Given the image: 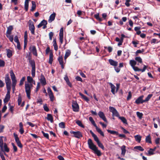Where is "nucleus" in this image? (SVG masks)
I'll return each mask as SVG.
<instances>
[{"mask_svg": "<svg viewBox=\"0 0 160 160\" xmlns=\"http://www.w3.org/2000/svg\"><path fill=\"white\" fill-rule=\"evenodd\" d=\"M88 144L89 148L93 151L95 154L99 157L101 156L102 153L98 149V148L93 143L91 139L89 138L88 140Z\"/></svg>", "mask_w": 160, "mask_h": 160, "instance_id": "1", "label": "nucleus"}, {"mask_svg": "<svg viewBox=\"0 0 160 160\" xmlns=\"http://www.w3.org/2000/svg\"><path fill=\"white\" fill-rule=\"evenodd\" d=\"M109 109L110 111L112 113L113 116H114L118 117V118L122 121L123 123L127 124V120L125 118L123 117L119 116V115L118 112L114 108L110 106L109 107Z\"/></svg>", "mask_w": 160, "mask_h": 160, "instance_id": "2", "label": "nucleus"}, {"mask_svg": "<svg viewBox=\"0 0 160 160\" xmlns=\"http://www.w3.org/2000/svg\"><path fill=\"white\" fill-rule=\"evenodd\" d=\"M32 84H30L28 83H25V92L26 93L28 99H30L31 98L30 93L31 92V87H32Z\"/></svg>", "mask_w": 160, "mask_h": 160, "instance_id": "3", "label": "nucleus"}, {"mask_svg": "<svg viewBox=\"0 0 160 160\" xmlns=\"http://www.w3.org/2000/svg\"><path fill=\"white\" fill-rule=\"evenodd\" d=\"M28 23L29 30L31 31L32 34L34 35L35 27L33 22L31 20H29Z\"/></svg>", "mask_w": 160, "mask_h": 160, "instance_id": "4", "label": "nucleus"}, {"mask_svg": "<svg viewBox=\"0 0 160 160\" xmlns=\"http://www.w3.org/2000/svg\"><path fill=\"white\" fill-rule=\"evenodd\" d=\"M29 50L30 51V52H32L33 55L37 57L38 54L37 51L35 46L31 45L29 48Z\"/></svg>", "mask_w": 160, "mask_h": 160, "instance_id": "5", "label": "nucleus"}, {"mask_svg": "<svg viewBox=\"0 0 160 160\" xmlns=\"http://www.w3.org/2000/svg\"><path fill=\"white\" fill-rule=\"evenodd\" d=\"M70 133L73 135V137L77 138H80L82 137V133L79 131H78L77 132H75L72 130L70 131Z\"/></svg>", "mask_w": 160, "mask_h": 160, "instance_id": "6", "label": "nucleus"}, {"mask_svg": "<svg viewBox=\"0 0 160 160\" xmlns=\"http://www.w3.org/2000/svg\"><path fill=\"white\" fill-rule=\"evenodd\" d=\"M72 107L73 111L76 112L79 110V106L76 101H73L72 102Z\"/></svg>", "mask_w": 160, "mask_h": 160, "instance_id": "7", "label": "nucleus"}, {"mask_svg": "<svg viewBox=\"0 0 160 160\" xmlns=\"http://www.w3.org/2000/svg\"><path fill=\"white\" fill-rule=\"evenodd\" d=\"M92 124L95 127L97 131L102 137H104V134L102 131L97 126L94 120L91 122Z\"/></svg>", "mask_w": 160, "mask_h": 160, "instance_id": "8", "label": "nucleus"}, {"mask_svg": "<svg viewBox=\"0 0 160 160\" xmlns=\"http://www.w3.org/2000/svg\"><path fill=\"white\" fill-rule=\"evenodd\" d=\"M92 124L95 127L97 131L102 137H104V134L102 131L97 126L94 120L91 122Z\"/></svg>", "mask_w": 160, "mask_h": 160, "instance_id": "9", "label": "nucleus"}, {"mask_svg": "<svg viewBox=\"0 0 160 160\" xmlns=\"http://www.w3.org/2000/svg\"><path fill=\"white\" fill-rule=\"evenodd\" d=\"M144 97V96L142 95L139 97L136 100L135 103L137 104H142L145 102L144 100H143V98Z\"/></svg>", "mask_w": 160, "mask_h": 160, "instance_id": "10", "label": "nucleus"}, {"mask_svg": "<svg viewBox=\"0 0 160 160\" xmlns=\"http://www.w3.org/2000/svg\"><path fill=\"white\" fill-rule=\"evenodd\" d=\"M147 68V66L144 65V67L142 69H141L137 67L134 66L132 67L133 69L134 70V71H141L142 72H144L145 71L146 69Z\"/></svg>", "mask_w": 160, "mask_h": 160, "instance_id": "11", "label": "nucleus"}, {"mask_svg": "<svg viewBox=\"0 0 160 160\" xmlns=\"http://www.w3.org/2000/svg\"><path fill=\"white\" fill-rule=\"evenodd\" d=\"M98 114L100 118L102 119L104 122H108L103 112L99 111Z\"/></svg>", "mask_w": 160, "mask_h": 160, "instance_id": "12", "label": "nucleus"}, {"mask_svg": "<svg viewBox=\"0 0 160 160\" xmlns=\"http://www.w3.org/2000/svg\"><path fill=\"white\" fill-rule=\"evenodd\" d=\"M40 82L43 86L45 85L47 83L46 80L44 76L42 74H41V78L40 79Z\"/></svg>", "mask_w": 160, "mask_h": 160, "instance_id": "13", "label": "nucleus"}, {"mask_svg": "<svg viewBox=\"0 0 160 160\" xmlns=\"http://www.w3.org/2000/svg\"><path fill=\"white\" fill-rule=\"evenodd\" d=\"M108 62L110 64L114 67H116L118 65V62L116 61H115L112 59H109L108 60Z\"/></svg>", "mask_w": 160, "mask_h": 160, "instance_id": "14", "label": "nucleus"}, {"mask_svg": "<svg viewBox=\"0 0 160 160\" xmlns=\"http://www.w3.org/2000/svg\"><path fill=\"white\" fill-rule=\"evenodd\" d=\"M2 152H8L10 151L9 148L8 147L7 144L6 143H4V146H3V150L1 151Z\"/></svg>", "mask_w": 160, "mask_h": 160, "instance_id": "15", "label": "nucleus"}, {"mask_svg": "<svg viewBox=\"0 0 160 160\" xmlns=\"http://www.w3.org/2000/svg\"><path fill=\"white\" fill-rule=\"evenodd\" d=\"M90 132L91 134L92 137L93 138L94 140L97 142V143L100 142L98 138L92 130H90Z\"/></svg>", "mask_w": 160, "mask_h": 160, "instance_id": "16", "label": "nucleus"}, {"mask_svg": "<svg viewBox=\"0 0 160 160\" xmlns=\"http://www.w3.org/2000/svg\"><path fill=\"white\" fill-rule=\"evenodd\" d=\"M56 15V13L55 12H53L50 15L49 17V18L48 21L49 22H51L52 21L54 20L55 18Z\"/></svg>", "mask_w": 160, "mask_h": 160, "instance_id": "17", "label": "nucleus"}, {"mask_svg": "<svg viewBox=\"0 0 160 160\" xmlns=\"http://www.w3.org/2000/svg\"><path fill=\"white\" fill-rule=\"evenodd\" d=\"M13 29V27L12 25H10L7 28V30L6 32V34H11L12 31Z\"/></svg>", "mask_w": 160, "mask_h": 160, "instance_id": "18", "label": "nucleus"}, {"mask_svg": "<svg viewBox=\"0 0 160 160\" xmlns=\"http://www.w3.org/2000/svg\"><path fill=\"white\" fill-rule=\"evenodd\" d=\"M48 23L47 22L46 20H42L41 22L38 25V28H40L42 26L47 25Z\"/></svg>", "mask_w": 160, "mask_h": 160, "instance_id": "19", "label": "nucleus"}, {"mask_svg": "<svg viewBox=\"0 0 160 160\" xmlns=\"http://www.w3.org/2000/svg\"><path fill=\"white\" fill-rule=\"evenodd\" d=\"M7 56L8 58H10L12 55V51L10 49H6Z\"/></svg>", "mask_w": 160, "mask_h": 160, "instance_id": "20", "label": "nucleus"}, {"mask_svg": "<svg viewBox=\"0 0 160 160\" xmlns=\"http://www.w3.org/2000/svg\"><path fill=\"white\" fill-rule=\"evenodd\" d=\"M5 82L6 84V83H11V80L9 78L8 74H6L5 77Z\"/></svg>", "mask_w": 160, "mask_h": 160, "instance_id": "21", "label": "nucleus"}, {"mask_svg": "<svg viewBox=\"0 0 160 160\" xmlns=\"http://www.w3.org/2000/svg\"><path fill=\"white\" fill-rule=\"evenodd\" d=\"M47 119L48 121H50L51 123H53V118L51 114H47Z\"/></svg>", "mask_w": 160, "mask_h": 160, "instance_id": "22", "label": "nucleus"}, {"mask_svg": "<svg viewBox=\"0 0 160 160\" xmlns=\"http://www.w3.org/2000/svg\"><path fill=\"white\" fill-rule=\"evenodd\" d=\"M79 94L82 97V98L87 102H88V101H89V98L86 96L84 95L81 92H79Z\"/></svg>", "mask_w": 160, "mask_h": 160, "instance_id": "23", "label": "nucleus"}, {"mask_svg": "<svg viewBox=\"0 0 160 160\" xmlns=\"http://www.w3.org/2000/svg\"><path fill=\"white\" fill-rule=\"evenodd\" d=\"M110 88L111 89V92L113 94H115V89L116 88V87L115 86L110 83Z\"/></svg>", "mask_w": 160, "mask_h": 160, "instance_id": "24", "label": "nucleus"}, {"mask_svg": "<svg viewBox=\"0 0 160 160\" xmlns=\"http://www.w3.org/2000/svg\"><path fill=\"white\" fill-rule=\"evenodd\" d=\"M53 55L52 53V52H51L50 53L49 55V58L48 62L50 64H52L53 59Z\"/></svg>", "mask_w": 160, "mask_h": 160, "instance_id": "25", "label": "nucleus"}, {"mask_svg": "<svg viewBox=\"0 0 160 160\" xmlns=\"http://www.w3.org/2000/svg\"><path fill=\"white\" fill-rule=\"evenodd\" d=\"M29 62L32 67V69L36 68L35 62L34 60H31Z\"/></svg>", "mask_w": 160, "mask_h": 160, "instance_id": "26", "label": "nucleus"}, {"mask_svg": "<svg viewBox=\"0 0 160 160\" xmlns=\"http://www.w3.org/2000/svg\"><path fill=\"white\" fill-rule=\"evenodd\" d=\"M145 141L146 142L149 143H152V141L151 140V137L150 135H149L146 138Z\"/></svg>", "mask_w": 160, "mask_h": 160, "instance_id": "27", "label": "nucleus"}, {"mask_svg": "<svg viewBox=\"0 0 160 160\" xmlns=\"http://www.w3.org/2000/svg\"><path fill=\"white\" fill-rule=\"evenodd\" d=\"M6 36L11 42H13V35H11L10 34H6Z\"/></svg>", "mask_w": 160, "mask_h": 160, "instance_id": "28", "label": "nucleus"}, {"mask_svg": "<svg viewBox=\"0 0 160 160\" xmlns=\"http://www.w3.org/2000/svg\"><path fill=\"white\" fill-rule=\"evenodd\" d=\"M135 139L136 141L140 142L141 141V137L139 135H137L134 136Z\"/></svg>", "mask_w": 160, "mask_h": 160, "instance_id": "29", "label": "nucleus"}, {"mask_svg": "<svg viewBox=\"0 0 160 160\" xmlns=\"http://www.w3.org/2000/svg\"><path fill=\"white\" fill-rule=\"evenodd\" d=\"M107 132L108 133H110L113 134V135H118V132L117 131L114 130H111L109 129H108L107 130Z\"/></svg>", "mask_w": 160, "mask_h": 160, "instance_id": "30", "label": "nucleus"}, {"mask_svg": "<svg viewBox=\"0 0 160 160\" xmlns=\"http://www.w3.org/2000/svg\"><path fill=\"white\" fill-rule=\"evenodd\" d=\"M94 16L95 18L99 21L101 22L102 21V19L99 17V13L95 14Z\"/></svg>", "mask_w": 160, "mask_h": 160, "instance_id": "31", "label": "nucleus"}, {"mask_svg": "<svg viewBox=\"0 0 160 160\" xmlns=\"http://www.w3.org/2000/svg\"><path fill=\"white\" fill-rule=\"evenodd\" d=\"M2 137H0V148L1 151L3 150V145L4 144L3 140L2 138Z\"/></svg>", "mask_w": 160, "mask_h": 160, "instance_id": "32", "label": "nucleus"}, {"mask_svg": "<svg viewBox=\"0 0 160 160\" xmlns=\"http://www.w3.org/2000/svg\"><path fill=\"white\" fill-rule=\"evenodd\" d=\"M126 147L124 145H123L122 147L121 150L122 153L121 154L123 156H124L126 152V150L125 149Z\"/></svg>", "mask_w": 160, "mask_h": 160, "instance_id": "33", "label": "nucleus"}, {"mask_svg": "<svg viewBox=\"0 0 160 160\" xmlns=\"http://www.w3.org/2000/svg\"><path fill=\"white\" fill-rule=\"evenodd\" d=\"M10 73L12 80L16 79V76L12 70L10 71Z\"/></svg>", "mask_w": 160, "mask_h": 160, "instance_id": "34", "label": "nucleus"}, {"mask_svg": "<svg viewBox=\"0 0 160 160\" xmlns=\"http://www.w3.org/2000/svg\"><path fill=\"white\" fill-rule=\"evenodd\" d=\"M29 1H27V0H25L24 3V8L26 11H27L28 10Z\"/></svg>", "mask_w": 160, "mask_h": 160, "instance_id": "35", "label": "nucleus"}, {"mask_svg": "<svg viewBox=\"0 0 160 160\" xmlns=\"http://www.w3.org/2000/svg\"><path fill=\"white\" fill-rule=\"evenodd\" d=\"M10 98V96L6 95L5 98L3 100L4 103H7L9 100Z\"/></svg>", "mask_w": 160, "mask_h": 160, "instance_id": "36", "label": "nucleus"}, {"mask_svg": "<svg viewBox=\"0 0 160 160\" xmlns=\"http://www.w3.org/2000/svg\"><path fill=\"white\" fill-rule=\"evenodd\" d=\"M136 64V62L134 60H131L130 61V64L132 68L135 66Z\"/></svg>", "mask_w": 160, "mask_h": 160, "instance_id": "37", "label": "nucleus"}, {"mask_svg": "<svg viewBox=\"0 0 160 160\" xmlns=\"http://www.w3.org/2000/svg\"><path fill=\"white\" fill-rule=\"evenodd\" d=\"M36 5L35 2L34 1L32 2V6L31 9V11H33L36 8Z\"/></svg>", "mask_w": 160, "mask_h": 160, "instance_id": "38", "label": "nucleus"}, {"mask_svg": "<svg viewBox=\"0 0 160 160\" xmlns=\"http://www.w3.org/2000/svg\"><path fill=\"white\" fill-rule=\"evenodd\" d=\"M13 135L15 138V142L16 143L20 141L19 140V138L18 137V135L17 134L14 133H13Z\"/></svg>", "mask_w": 160, "mask_h": 160, "instance_id": "39", "label": "nucleus"}, {"mask_svg": "<svg viewBox=\"0 0 160 160\" xmlns=\"http://www.w3.org/2000/svg\"><path fill=\"white\" fill-rule=\"evenodd\" d=\"M59 126L62 128H65V122H62L59 123Z\"/></svg>", "mask_w": 160, "mask_h": 160, "instance_id": "40", "label": "nucleus"}, {"mask_svg": "<svg viewBox=\"0 0 160 160\" xmlns=\"http://www.w3.org/2000/svg\"><path fill=\"white\" fill-rule=\"evenodd\" d=\"M134 149L138 150L141 151H143L144 150V149L141 146H137L134 147Z\"/></svg>", "mask_w": 160, "mask_h": 160, "instance_id": "41", "label": "nucleus"}, {"mask_svg": "<svg viewBox=\"0 0 160 160\" xmlns=\"http://www.w3.org/2000/svg\"><path fill=\"white\" fill-rule=\"evenodd\" d=\"M58 60L60 64H63V58L62 56H59L58 58Z\"/></svg>", "mask_w": 160, "mask_h": 160, "instance_id": "42", "label": "nucleus"}, {"mask_svg": "<svg viewBox=\"0 0 160 160\" xmlns=\"http://www.w3.org/2000/svg\"><path fill=\"white\" fill-rule=\"evenodd\" d=\"M152 94H149L148 95L147 97H146V99L144 100V101L145 102H147L151 98L152 96Z\"/></svg>", "mask_w": 160, "mask_h": 160, "instance_id": "43", "label": "nucleus"}, {"mask_svg": "<svg viewBox=\"0 0 160 160\" xmlns=\"http://www.w3.org/2000/svg\"><path fill=\"white\" fill-rule=\"evenodd\" d=\"M135 60L140 63H142V59L140 57H136L135 58Z\"/></svg>", "mask_w": 160, "mask_h": 160, "instance_id": "44", "label": "nucleus"}, {"mask_svg": "<svg viewBox=\"0 0 160 160\" xmlns=\"http://www.w3.org/2000/svg\"><path fill=\"white\" fill-rule=\"evenodd\" d=\"M76 123L79 126H80V127H81L82 128H84V126L82 124L81 122V121H80V120H77L76 122Z\"/></svg>", "mask_w": 160, "mask_h": 160, "instance_id": "45", "label": "nucleus"}, {"mask_svg": "<svg viewBox=\"0 0 160 160\" xmlns=\"http://www.w3.org/2000/svg\"><path fill=\"white\" fill-rule=\"evenodd\" d=\"M136 113L139 119H141L142 118L143 115L142 113L140 112H137Z\"/></svg>", "mask_w": 160, "mask_h": 160, "instance_id": "46", "label": "nucleus"}, {"mask_svg": "<svg viewBox=\"0 0 160 160\" xmlns=\"http://www.w3.org/2000/svg\"><path fill=\"white\" fill-rule=\"evenodd\" d=\"M41 132L45 138L47 139H49V135L48 133H45L43 131H42Z\"/></svg>", "mask_w": 160, "mask_h": 160, "instance_id": "47", "label": "nucleus"}, {"mask_svg": "<svg viewBox=\"0 0 160 160\" xmlns=\"http://www.w3.org/2000/svg\"><path fill=\"white\" fill-rule=\"evenodd\" d=\"M98 147L102 148L103 150H104L105 149L104 147L103 144L100 142H99L97 143Z\"/></svg>", "mask_w": 160, "mask_h": 160, "instance_id": "48", "label": "nucleus"}, {"mask_svg": "<svg viewBox=\"0 0 160 160\" xmlns=\"http://www.w3.org/2000/svg\"><path fill=\"white\" fill-rule=\"evenodd\" d=\"M25 79V77H23L20 81V83L19 84V86H22L23 84V82Z\"/></svg>", "mask_w": 160, "mask_h": 160, "instance_id": "49", "label": "nucleus"}, {"mask_svg": "<svg viewBox=\"0 0 160 160\" xmlns=\"http://www.w3.org/2000/svg\"><path fill=\"white\" fill-rule=\"evenodd\" d=\"M71 53L70 50L69 49H67L66 50L65 55L68 57L70 55Z\"/></svg>", "mask_w": 160, "mask_h": 160, "instance_id": "50", "label": "nucleus"}, {"mask_svg": "<svg viewBox=\"0 0 160 160\" xmlns=\"http://www.w3.org/2000/svg\"><path fill=\"white\" fill-rule=\"evenodd\" d=\"M5 65V62L0 59V67H4Z\"/></svg>", "mask_w": 160, "mask_h": 160, "instance_id": "51", "label": "nucleus"}, {"mask_svg": "<svg viewBox=\"0 0 160 160\" xmlns=\"http://www.w3.org/2000/svg\"><path fill=\"white\" fill-rule=\"evenodd\" d=\"M11 144L13 147V148L14 149V152H17L18 150L17 147L14 144L13 142H12L11 143Z\"/></svg>", "mask_w": 160, "mask_h": 160, "instance_id": "52", "label": "nucleus"}, {"mask_svg": "<svg viewBox=\"0 0 160 160\" xmlns=\"http://www.w3.org/2000/svg\"><path fill=\"white\" fill-rule=\"evenodd\" d=\"M44 110L47 112H48L49 111V109L47 107V104H45L43 105V107Z\"/></svg>", "mask_w": 160, "mask_h": 160, "instance_id": "53", "label": "nucleus"}, {"mask_svg": "<svg viewBox=\"0 0 160 160\" xmlns=\"http://www.w3.org/2000/svg\"><path fill=\"white\" fill-rule=\"evenodd\" d=\"M54 35L53 32H51L49 33V38L50 40H52V38Z\"/></svg>", "mask_w": 160, "mask_h": 160, "instance_id": "54", "label": "nucleus"}, {"mask_svg": "<svg viewBox=\"0 0 160 160\" xmlns=\"http://www.w3.org/2000/svg\"><path fill=\"white\" fill-rule=\"evenodd\" d=\"M22 99L21 96H19L18 98V104L20 105L21 104L22 102Z\"/></svg>", "mask_w": 160, "mask_h": 160, "instance_id": "55", "label": "nucleus"}, {"mask_svg": "<svg viewBox=\"0 0 160 160\" xmlns=\"http://www.w3.org/2000/svg\"><path fill=\"white\" fill-rule=\"evenodd\" d=\"M27 79V81L31 83L32 82L33 79L31 77L29 76H28Z\"/></svg>", "mask_w": 160, "mask_h": 160, "instance_id": "56", "label": "nucleus"}, {"mask_svg": "<svg viewBox=\"0 0 160 160\" xmlns=\"http://www.w3.org/2000/svg\"><path fill=\"white\" fill-rule=\"evenodd\" d=\"M0 156L2 160H6L4 156L3 155V152H2L0 150Z\"/></svg>", "mask_w": 160, "mask_h": 160, "instance_id": "57", "label": "nucleus"}, {"mask_svg": "<svg viewBox=\"0 0 160 160\" xmlns=\"http://www.w3.org/2000/svg\"><path fill=\"white\" fill-rule=\"evenodd\" d=\"M104 48L105 49L107 48L108 51L109 52H110L112 51L113 48L111 46H109L108 48H107L106 47H104Z\"/></svg>", "mask_w": 160, "mask_h": 160, "instance_id": "58", "label": "nucleus"}, {"mask_svg": "<svg viewBox=\"0 0 160 160\" xmlns=\"http://www.w3.org/2000/svg\"><path fill=\"white\" fill-rule=\"evenodd\" d=\"M24 41H28V34L26 31L24 32Z\"/></svg>", "mask_w": 160, "mask_h": 160, "instance_id": "59", "label": "nucleus"}, {"mask_svg": "<svg viewBox=\"0 0 160 160\" xmlns=\"http://www.w3.org/2000/svg\"><path fill=\"white\" fill-rule=\"evenodd\" d=\"M35 70L36 68L32 69L31 71L32 75L33 77H34L35 74Z\"/></svg>", "mask_w": 160, "mask_h": 160, "instance_id": "60", "label": "nucleus"}, {"mask_svg": "<svg viewBox=\"0 0 160 160\" xmlns=\"http://www.w3.org/2000/svg\"><path fill=\"white\" fill-rule=\"evenodd\" d=\"M40 88V82H38L37 83V87H36V90L35 91V92H37L38 91L39 89Z\"/></svg>", "mask_w": 160, "mask_h": 160, "instance_id": "61", "label": "nucleus"}, {"mask_svg": "<svg viewBox=\"0 0 160 160\" xmlns=\"http://www.w3.org/2000/svg\"><path fill=\"white\" fill-rule=\"evenodd\" d=\"M131 1V0H126V2L125 3V5L128 7L130 6V4L129 2Z\"/></svg>", "mask_w": 160, "mask_h": 160, "instance_id": "62", "label": "nucleus"}, {"mask_svg": "<svg viewBox=\"0 0 160 160\" xmlns=\"http://www.w3.org/2000/svg\"><path fill=\"white\" fill-rule=\"evenodd\" d=\"M131 97H132L131 92L130 91L128 92V94L127 97V100H129L131 98Z\"/></svg>", "mask_w": 160, "mask_h": 160, "instance_id": "63", "label": "nucleus"}, {"mask_svg": "<svg viewBox=\"0 0 160 160\" xmlns=\"http://www.w3.org/2000/svg\"><path fill=\"white\" fill-rule=\"evenodd\" d=\"M63 28H61L59 33V36H63Z\"/></svg>", "mask_w": 160, "mask_h": 160, "instance_id": "64", "label": "nucleus"}]
</instances>
